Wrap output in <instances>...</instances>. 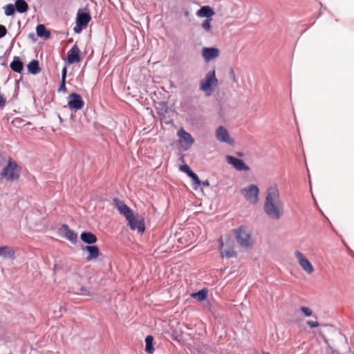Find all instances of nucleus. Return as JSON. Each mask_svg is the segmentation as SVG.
I'll use <instances>...</instances> for the list:
<instances>
[{
	"label": "nucleus",
	"mask_w": 354,
	"mask_h": 354,
	"mask_svg": "<svg viewBox=\"0 0 354 354\" xmlns=\"http://www.w3.org/2000/svg\"><path fill=\"white\" fill-rule=\"evenodd\" d=\"M263 210L267 216L273 220H279L283 215L284 205L275 184L270 186L267 190Z\"/></svg>",
	"instance_id": "1"
},
{
	"label": "nucleus",
	"mask_w": 354,
	"mask_h": 354,
	"mask_svg": "<svg viewBox=\"0 0 354 354\" xmlns=\"http://www.w3.org/2000/svg\"><path fill=\"white\" fill-rule=\"evenodd\" d=\"M21 169V167L15 161L9 158L7 165L3 168L0 173V179H5L8 182L18 180Z\"/></svg>",
	"instance_id": "2"
},
{
	"label": "nucleus",
	"mask_w": 354,
	"mask_h": 354,
	"mask_svg": "<svg viewBox=\"0 0 354 354\" xmlns=\"http://www.w3.org/2000/svg\"><path fill=\"white\" fill-rule=\"evenodd\" d=\"M218 81L216 77L215 69L206 73L205 78L199 82V89L205 93L206 96H210L215 87L218 86Z\"/></svg>",
	"instance_id": "3"
},
{
	"label": "nucleus",
	"mask_w": 354,
	"mask_h": 354,
	"mask_svg": "<svg viewBox=\"0 0 354 354\" xmlns=\"http://www.w3.org/2000/svg\"><path fill=\"white\" fill-rule=\"evenodd\" d=\"M234 234L238 243L243 248H250L254 244L251 231L245 226H240L234 230Z\"/></svg>",
	"instance_id": "4"
},
{
	"label": "nucleus",
	"mask_w": 354,
	"mask_h": 354,
	"mask_svg": "<svg viewBox=\"0 0 354 354\" xmlns=\"http://www.w3.org/2000/svg\"><path fill=\"white\" fill-rule=\"evenodd\" d=\"M91 20V17L88 12L79 10L77 13L76 26L74 28L75 32L80 33L83 28L87 26Z\"/></svg>",
	"instance_id": "5"
},
{
	"label": "nucleus",
	"mask_w": 354,
	"mask_h": 354,
	"mask_svg": "<svg viewBox=\"0 0 354 354\" xmlns=\"http://www.w3.org/2000/svg\"><path fill=\"white\" fill-rule=\"evenodd\" d=\"M241 192L249 203L255 204L258 202L259 189L257 185H250L248 187L242 189Z\"/></svg>",
	"instance_id": "6"
},
{
	"label": "nucleus",
	"mask_w": 354,
	"mask_h": 354,
	"mask_svg": "<svg viewBox=\"0 0 354 354\" xmlns=\"http://www.w3.org/2000/svg\"><path fill=\"white\" fill-rule=\"evenodd\" d=\"M129 222L130 228L132 230H138L139 233L142 234L145 230L144 218L138 214L134 215L132 214L129 218H127Z\"/></svg>",
	"instance_id": "7"
},
{
	"label": "nucleus",
	"mask_w": 354,
	"mask_h": 354,
	"mask_svg": "<svg viewBox=\"0 0 354 354\" xmlns=\"http://www.w3.org/2000/svg\"><path fill=\"white\" fill-rule=\"evenodd\" d=\"M179 138V142L181 147L184 150L189 149L194 142V140L190 133L185 131L183 128H180L177 133Z\"/></svg>",
	"instance_id": "8"
},
{
	"label": "nucleus",
	"mask_w": 354,
	"mask_h": 354,
	"mask_svg": "<svg viewBox=\"0 0 354 354\" xmlns=\"http://www.w3.org/2000/svg\"><path fill=\"white\" fill-rule=\"evenodd\" d=\"M295 256L297 259L299 266L307 274L313 273L315 270L313 266L300 251H295Z\"/></svg>",
	"instance_id": "9"
},
{
	"label": "nucleus",
	"mask_w": 354,
	"mask_h": 354,
	"mask_svg": "<svg viewBox=\"0 0 354 354\" xmlns=\"http://www.w3.org/2000/svg\"><path fill=\"white\" fill-rule=\"evenodd\" d=\"M68 106L71 109L80 110L84 107V102L79 94L72 93L68 95Z\"/></svg>",
	"instance_id": "10"
},
{
	"label": "nucleus",
	"mask_w": 354,
	"mask_h": 354,
	"mask_svg": "<svg viewBox=\"0 0 354 354\" xmlns=\"http://www.w3.org/2000/svg\"><path fill=\"white\" fill-rule=\"evenodd\" d=\"M216 139L222 142H226L230 145L234 144V140L230 138L227 130L223 126L218 127L215 131Z\"/></svg>",
	"instance_id": "11"
},
{
	"label": "nucleus",
	"mask_w": 354,
	"mask_h": 354,
	"mask_svg": "<svg viewBox=\"0 0 354 354\" xmlns=\"http://www.w3.org/2000/svg\"><path fill=\"white\" fill-rule=\"evenodd\" d=\"M113 203L118 212L124 215L127 218H129L132 214H133V210L128 207L124 203L118 198L113 199Z\"/></svg>",
	"instance_id": "12"
},
{
	"label": "nucleus",
	"mask_w": 354,
	"mask_h": 354,
	"mask_svg": "<svg viewBox=\"0 0 354 354\" xmlns=\"http://www.w3.org/2000/svg\"><path fill=\"white\" fill-rule=\"evenodd\" d=\"M226 160L228 164L232 165L238 171H248L250 169L243 160L232 156H227Z\"/></svg>",
	"instance_id": "13"
},
{
	"label": "nucleus",
	"mask_w": 354,
	"mask_h": 354,
	"mask_svg": "<svg viewBox=\"0 0 354 354\" xmlns=\"http://www.w3.org/2000/svg\"><path fill=\"white\" fill-rule=\"evenodd\" d=\"M202 56L206 62H208L215 58H217L220 55L219 49L214 47H204L202 49Z\"/></svg>",
	"instance_id": "14"
},
{
	"label": "nucleus",
	"mask_w": 354,
	"mask_h": 354,
	"mask_svg": "<svg viewBox=\"0 0 354 354\" xmlns=\"http://www.w3.org/2000/svg\"><path fill=\"white\" fill-rule=\"evenodd\" d=\"M80 50L75 44L67 53V62L69 64H73L80 62Z\"/></svg>",
	"instance_id": "15"
},
{
	"label": "nucleus",
	"mask_w": 354,
	"mask_h": 354,
	"mask_svg": "<svg viewBox=\"0 0 354 354\" xmlns=\"http://www.w3.org/2000/svg\"><path fill=\"white\" fill-rule=\"evenodd\" d=\"M83 250L88 252V256L86 258L88 261L97 259L100 254V249L96 245H86L83 248Z\"/></svg>",
	"instance_id": "16"
},
{
	"label": "nucleus",
	"mask_w": 354,
	"mask_h": 354,
	"mask_svg": "<svg viewBox=\"0 0 354 354\" xmlns=\"http://www.w3.org/2000/svg\"><path fill=\"white\" fill-rule=\"evenodd\" d=\"M220 242V248L219 250L221 252V255L222 257H226V258H231V257H236V252L232 247H227L224 248V245L223 243L222 239H219Z\"/></svg>",
	"instance_id": "17"
},
{
	"label": "nucleus",
	"mask_w": 354,
	"mask_h": 354,
	"mask_svg": "<svg viewBox=\"0 0 354 354\" xmlns=\"http://www.w3.org/2000/svg\"><path fill=\"white\" fill-rule=\"evenodd\" d=\"M81 240L87 244H93L97 242V236L92 232H84L80 234Z\"/></svg>",
	"instance_id": "18"
},
{
	"label": "nucleus",
	"mask_w": 354,
	"mask_h": 354,
	"mask_svg": "<svg viewBox=\"0 0 354 354\" xmlns=\"http://www.w3.org/2000/svg\"><path fill=\"white\" fill-rule=\"evenodd\" d=\"M0 256L6 259H15V251L9 246L0 247Z\"/></svg>",
	"instance_id": "19"
},
{
	"label": "nucleus",
	"mask_w": 354,
	"mask_h": 354,
	"mask_svg": "<svg viewBox=\"0 0 354 354\" xmlns=\"http://www.w3.org/2000/svg\"><path fill=\"white\" fill-rule=\"evenodd\" d=\"M214 15V10L209 6H203L197 12V15L200 17L211 18Z\"/></svg>",
	"instance_id": "20"
},
{
	"label": "nucleus",
	"mask_w": 354,
	"mask_h": 354,
	"mask_svg": "<svg viewBox=\"0 0 354 354\" xmlns=\"http://www.w3.org/2000/svg\"><path fill=\"white\" fill-rule=\"evenodd\" d=\"M11 69L16 73H21L23 70V63L19 60V57H15L14 60L10 63V65Z\"/></svg>",
	"instance_id": "21"
},
{
	"label": "nucleus",
	"mask_w": 354,
	"mask_h": 354,
	"mask_svg": "<svg viewBox=\"0 0 354 354\" xmlns=\"http://www.w3.org/2000/svg\"><path fill=\"white\" fill-rule=\"evenodd\" d=\"M37 35L40 37L49 38L50 37V32L46 30V27L43 24H39L36 28Z\"/></svg>",
	"instance_id": "22"
},
{
	"label": "nucleus",
	"mask_w": 354,
	"mask_h": 354,
	"mask_svg": "<svg viewBox=\"0 0 354 354\" xmlns=\"http://www.w3.org/2000/svg\"><path fill=\"white\" fill-rule=\"evenodd\" d=\"M28 72L36 75L39 73L41 71L39 66V62L36 59L32 60L28 64Z\"/></svg>",
	"instance_id": "23"
},
{
	"label": "nucleus",
	"mask_w": 354,
	"mask_h": 354,
	"mask_svg": "<svg viewBox=\"0 0 354 354\" xmlns=\"http://www.w3.org/2000/svg\"><path fill=\"white\" fill-rule=\"evenodd\" d=\"M15 8L17 12L24 13L28 9V5L24 0H17L15 1Z\"/></svg>",
	"instance_id": "24"
},
{
	"label": "nucleus",
	"mask_w": 354,
	"mask_h": 354,
	"mask_svg": "<svg viewBox=\"0 0 354 354\" xmlns=\"http://www.w3.org/2000/svg\"><path fill=\"white\" fill-rule=\"evenodd\" d=\"M63 227L66 230L65 233V237L71 242L75 243L77 241V234L74 231L70 230L67 225H64Z\"/></svg>",
	"instance_id": "25"
},
{
	"label": "nucleus",
	"mask_w": 354,
	"mask_h": 354,
	"mask_svg": "<svg viewBox=\"0 0 354 354\" xmlns=\"http://www.w3.org/2000/svg\"><path fill=\"white\" fill-rule=\"evenodd\" d=\"M207 290L205 288L202 289L201 290L198 291V292L193 293L192 295V297L198 301H203L205 300L207 297Z\"/></svg>",
	"instance_id": "26"
},
{
	"label": "nucleus",
	"mask_w": 354,
	"mask_h": 354,
	"mask_svg": "<svg viewBox=\"0 0 354 354\" xmlns=\"http://www.w3.org/2000/svg\"><path fill=\"white\" fill-rule=\"evenodd\" d=\"M153 337L151 335L147 336L145 339L146 348L145 351L149 353H153L154 348L153 346Z\"/></svg>",
	"instance_id": "27"
},
{
	"label": "nucleus",
	"mask_w": 354,
	"mask_h": 354,
	"mask_svg": "<svg viewBox=\"0 0 354 354\" xmlns=\"http://www.w3.org/2000/svg\"><path fill=\"white\" fill-rule=\"evenodd\" d=\"M212 18L206 19L201 24L202 28L207 32H212Z\"/></svg>",
	"instance_id": "28"
},
{
	"label": "nucleus",
	"mask_w": 354,
	"mask_h": 354,
	"mask_svg": "<svg viewBox=\"0 0 354 354\" xmlns=\"http://www.w3.org/2000/svg\"><path fill=\"white\" fill-rule=\"evenodd\" d=\"M189 177L192 180L193 188L195 190L197 189L201 185V181L200 180L198 176L194 172Z\"/></svg>",
	"instance_id": "29"
},
{
	"label": "nucleus",
	"mask_w": 354,
	"mask_h": 354,
	"mask_svg": "<svg viewBox=\"0 0 354 354\" xmlns=\"http://www.w3.org/2000/svg\"><path fill=\"white\" fill-rule=\"evenodd\" d=\"M15 8L13 4H8L4 7V12L6 16H11L15 13Z\"/></svg>",
	"instance_id": "30"
},
{
	"label": "nucleus",
	"mask_w": 354,
	"mask_h": 354,
	"mask_svg": "<svg viewBox=\"0 0 354 354\" xmlns=\"http://www.w3.org/2000/svg\"><path fill=\"white\" fill-rule=\"evenodd\" d=\"M300 310L305 315V316L306 317H310L313 315V311L312 310L308 308V307H306V306H301V308H300Z\"/></svg>",
	"instance_id": "31"
},
{
	"label": "nucleus",
	"mask_w": 354,
	"mask_h": 354,
	"mask_svg": "<svg viewBox=\"0 0 354 354\" xmlns=\"http://www.w3.org/2000/svg\"><path fill=\"white\" fill-rule=\"evenodd\" d=\"M180 169L182 171L186 173L189 176H190L194 173V171L190 169L187 165L181 166Z\"/></svg>",
	"instance_id": "32"
},
{
	"label": "nucleus",
	"mask_w": 354,
	"mask_h": 354,
	"mask_svg": "<svg viewBox=\"0 0 354 354\" xmlns=\"http://www.w3.org/2000/svg\"><path fill=\"white\" fill-rule=\"evenodd\" d=\"M80 294L84 296H90L91 292L88 288L83 287L80 288Z\"/></svg>",
	"instance_id": "33"
},
{
	"label": "nucleus",
	"mask_w": 354,
	"mask_h": 354,
	"mask_svg": "<svg viewBox=\"0 0 354 354\" xmlns=\"http://www.w3.org/2000/svg\"><path fill=\"white\" fill-rule=\"evenodd\" d=\"M306 324L311 328H315L319 326V324L316 321L308 320L306 322Z\"/></svg>",
	"instance_id": "34"
},
{
	"label": "nucleus",
	"mask_w": 354,
	"mask_h": 354,
	"mask_svg": "<svg viewBox=\"0 0 354 354\" xmlns=\"http://www.w3.org/2000/svg\"><path fill=\"white\" fill-rule=\"evenodd\" d=\"M7 33V29L6 28L3 26L0 25V38L3 37Z\"/></svg>",
	"instance_id": "35"
},
{
	"label": "nucleus",
	"mask_w": 354,
	"mask_h": 354,
	"mask_svg": "<svg viewBox=\"0 0 354 354\" xmlns=\"http://www.w3.org/2000/svg\"><path fill=\"white\" fill-rule=\"evenodd\" d=\"M59 91H64V92L66 91V80H64V81L63 80H62V82H61V84L59 86Z\"/></svg>",
	"instance_id": "36"
},
{
	"label": "nucleus",
	"mask_w": 354,
	"mask_h": 354,
	"mask_svg": "<svg viewBox=\"0 0 354 354\" xmlns=\"http://www.w3.org/2000/svg\"><path fill=\"white\" fill-rule=\"evenodd\" d=\"M230 74L232 77V81L236 83L237 82V80H236V75H235V73H234V71L232 68L230 69Z\"/></svg>",
	"instance_id": "37"
},
{
	"label": "nucleus",
	"mask_w": 354,
	"mask_h": 354,
	"mask_svg": "<svg viewBox=\"0 0 354 354\" xmlns=\"http://www.w3.org/2000/svg\"><path fill=\"white\" fill-rule=\"evenodd\" d=\"M67 69L66 67H64L62 71V80L64 81L66 77Z\"/></svg>",
	"instance_id": "38"
},
{
	"label": "nucleus",
	"mask_w": 354,
	"mask_h": 354,
	"mask_svg": "<svg viewBox=\"0 0 354 354\" xmlns=\"http://www.w3.org/2000/svg\"><path fill=\"white\" fill-rule=\"evenodd\" d=\"M6 104V100L5 98L0 95V107L4 106Z\"/></svg>",
	"instance_id": "39"
},
{
	"label": "nucleus",
	"mask_w": 354,
	"mask_h": 354,
	"mask_svg": "<svg viewBox=\"0 0 354 354\" xmlns=\"http://www.w3.org/2000/svg\"><path fill=\"white\" fill-rule=\"evenodd\" d=\"M201 185H203L204 187H209V183L207 180H206L205 181L201 182Z\"/></svg>",
	"instance_id": "40"
},
{
	"label": "nucleus",
	"mask_w": 354,
	"mask_h": 354,
	"mask_svg": "<svg viewBox=\"0 0 354 354\" xmlns=\"http://www.w3.org/2000/svg\"><path fill=\"white\" fill-rule=\"evenodd\" d=\"M263 354H270V353H268V352H265V351H264V352H263Z\"/></svg>",
	"instance_id": "41"
},
{
	"label": "nucleus",
	"mask_w": 354,
	"mask_h": 354,
	"mask_svg": "<svg viewBox=\"0 0 354 354\" xmlns=\"http://www.w3.org/2000/svg\"><path fill=\"white\" fill-rule=\"evenodd\" d=\"M59 118L60 122H62V118H61V116L59 115Z\"/></svg>",
	"instance_id": "42"
}]
</instances>
